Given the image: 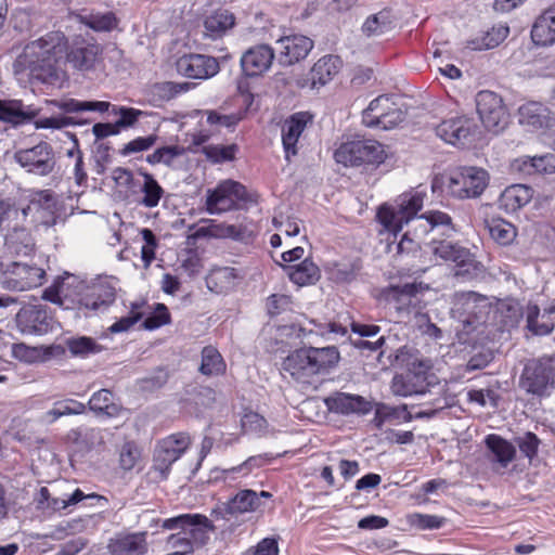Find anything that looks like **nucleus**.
Listing matches in <instances>:
<instances>
[{
	"label": "nucleus",
	"mask_w": 555,
	"mask_h": 555,
	"mask_svg": "<svg viewBox=\"0 0 555 555\" xmlns=\"http://www.w3.org/2000/svg\"><path fill=\"white\" fill-rule=\"evenodd\" d=\"M68 40L62 31H50L44 36L27 43L23 52L14 61V72L29 70L33 78L55 85L64 78L62 61L66 60L79 70H89L94 67L101 53L99 44H86L73 48L69 52Z\"/></svg>",
	"instance_id": "f257e3e1"
},
{
	"label": "nucleus",
	"mask_w": 555,
	"mask_h": 555,
	"mask_svg": "<svg viewBox=\"0 0 555 555\" xmlns=\"http://www.w3.org/2000/svg\"><path fill=\"white\" fill-rule=\"evenodd\" d=\"M425 194L414 192L402 194L396 201L395 205H383L379 207L377 218L379 222L395 234L399 232L403 224L415 222L423 229V233L440 230L442 235L449 236L455 232L452 218L440 210H429L421 216L417 212L422 209Z\"/></svg>",
	"instance_id": "f03ea898"
},
{
	"label": "nucleus",
	"mask_w": 555,
	"mask_h": 555,
	"mask_svg": "<svg viewBox=\"0 0 555 555\" xmlns=\"http://www.w3.org/2000/svg\"><path fill=\"white\" fill-rule=\"evenodd\" d=\"M340 359L336 347H304L292 351L282 362V371L304 389H317L319 377L327 374Z\"/></svg>",
	"instance_id": "7ed1b4c3"
},
{
	"label": "nucleus",
	"mask_w": 555,
	"mask_h": 555,
	"mask_svg": "<svg viewBox=\"0 0 555 555\" xmlns=\"http://www.w3.org/2000/svg\"><path fill=\"white\" fill-rule=\"evenodd\" d=\"M327 409L336 414H369L373 410L374 416H413L406 411V404L389 405L386 403H376L360 395L347 392H334L324 400Z\"/></svg>",
	"instance_id": "20e7f679"
},
{
	"label": "nucleus",
	"mask_w": 555,
	"mask_h": 555,
	"mask_svg": "<svg viewBox=\"0 0 555 555\" xmlns=\"http://www.w3.org/2000/svg\"><path fill=\"white\" fill-rule=\"evenodd\" d=\"M489 172L480 167H462L451 173L446 184L448 194L456 199L479 197L489 185Z\"/></svg>",
	"instance_id": "39448f33"
},
{
	"label": "nucleus",
	"mask_w": 555,
	"mask_h": 555,
	"mask_svg": "<svg viewBox=\"0 0 555 555\" xmlns=\"http://www.w3.org/2000/svg\"><path fill=\"white\" fill-rule=\"evenodd\" d=\"M424 291L422 283H405L387 287L383 296L402 321L410 322L412 318L422 315L424 307L421 295Z\"/></svg>",
	"instance_id": "423d86ee"
},
{
	"label": "nucleus",
	"mask_w": 555,
	"mask_h": 555,
	"mask_svg": "<svg viewBox=\"0 0 555 555\" xmlns=\"http://www.w3.org/2000/svg\"><path fill=\"white\" fill-rule=\"evenodd\" d=\"M335 160L344 166L379 165L387 157L386 151L375 140H359L343 143L334 154Z\"/></svg>",
	"instance_id": "0eeeda50"
},
{
	"label": "nucleus",
	"mask_w": 555,
	"mask_h": 555,
	"mask_svg": "<svg viewBox=\"0 0 555 555\" xmlns=\"http://www.w3.org/2000/svg\"><path fill=\"white\" fill-rule=\"evenodd\" d=\"M162 527L167 530L179 529L180 534L194 547L204 545L209 539V531L214 530L211 521L202 514H181L166 518Z\"/></svg>",
	"instance_id": "6e6552de"
},
{
	"label": "nucleus",
	"mask_w": 555,
	"mask_h": 555,
	"mask_svg": "<svg viewBox=\"0 0 555 555\" xmlns=\"http://www.w3.org/2000/svg\"><path fill=\"white\" fill-rule=\"evenodd\" d=\"M476 106L479 118L487 130L500 133L507 127L509 115L502 98L496 93L489 90L478 92Z\"/></svg>",
	"instance_id": "1a4fd4ad"
},
{
	"label": "nucleus",
	"mask_w": 555,
	"mask_h": 555,
	"mask_svg": "<svg viewBox=\"0 0 555 555\" xmlns=\"http://www.w3.org/2000/svg\"><path fill=\"white\" fill-rule=\"evenodd\" d=\"M248 193L240 182L224 180L214 190L207 191L206 210L210 215H219L236 208L237 202H247Z\"/></svg>",
	"instance_id": "9d476101"
},
{
	"label": "nucleus",
	"mask_w": 555,
	"mask_h": 555,
	"mask_svg": "<svg viewBox=\"0 0 555 555\" xmlns=\"http://www.w3.org/2000/svg\"><path fill=\"white\" fill-rule=\"evenodd\" d=\"M436 260L452 261L456 264V276L472 278L480 270L479 263L473 258L468 249L450 241H436L429 244Z\"/></svg>",
	"instance_id": "9b49d317"
},
{
	"label": "nucleus",
	"mask_w": 555,
	"mask_h": 555,
	"mask_svg": "<svg viewBox=\"0 0 555 555\" xmlns=\"http://www.w3.org/2000/svg\"><path fill=\"white\" fill-rule=\"evenodd\" d=\"M490 308L489 299L475 292H459L453 296L452 313L467 325L485 322Z\"/></svg>",
	"instance_id": "f8f14e48"
},
{
	"label": "nucleus",
	"mask_w": 555,
	"mask_h": 555,
	"mask_svg": "<svg viewBox=\"0 0 555 555\" xmlns=\"http://www.w3.org/2000/svg\"><path fill=\"white\" fill-rule=\"evenodd\" d=\"M476 121L467 116H456L442 120L436 127V134L446 143L465 147L470 145L477 135Z\"/></svg>",
	"instance_id": "ddd939ff"
},
{
	"label": "nucleus",
	"mask_w": 555,
	"mask_h": 555,
	"mask_svg": "<svg viewBox=\"0 0 555 555\" xmlns=\"http://www.w3.org/2000/svg\"><path fill=\"white\" fill-rule=\"evenodd\" d=\"M555 383V359L529 362L521 375L522 387L531 393L542 395Z\"/></svg>",
	"instance_id": "4468645a"
},
{
	"label": "nucleus",
	"mask_w": 555,
	"mask_h": 555,
	"mask_svg": "<svg viewBox=\"0 0 555 555\" xmlns=\"http://www.w3.org/2000/svg\"><path fill=\"white\" fill-rule=\"evenodd\" d=\"M14 159L28 172L39 176L49 175L55 166L53 149L47 142L17 151L14 154Z\"/></svg>",
	"instance_id": "2eb2a0df"
},
{
	"label": "nucleus",
	"mask_w": 555,
	"mask_h": 555,
	"mask_svg": "<svg viewBox=\"0 0 555 555\" xmlns=\"http://www.w3.org/2000/svg\"><path fill=\"white\" fill-rule=\"evenodd\" d=\"M44 275L46 272L41 268L14 261L4 271L2 284L9 291L23 292L40 286Z\"/></svg>",
	"instance_id": "dca6fc26"
},
{
	"label": "nucleus",
	"mask_w": 555,
	"mask_h": 555,
	"mask_svg": "<svg viewBox=\"0 0 555 555\" xmlns=\"http://www.w3.org/2000/svg\"><path fill=\"white\" fill-rule=\"evenodd\" d=\"M16 325L23 334L42 335L52 328V317L44 304L26 305L15 318Z\"/></svg>",
	"instance_id": "f3484780"
},
{
	"label": "nucleus",
	"mask_w": 555,
	"mask_h": 555,
	"mask_svg": "<svg viewBox=\"0 0 555 555\" xmlns=\"http://www.w3.org/2000/svg\"><path fill=\"white\" fill-rule=\"evenodd\" d=\"M177 72L191 79H208L220 70L216 57L205 54L190 53L177 60Z\"/></svg>",
	"instance_id": "a211bd4d"
},
{
	"label": "nucleus",
	"mask_w": 555,
	"mask_h": 555,
	"mask_svg": "<svg viewBox=\"0 0 555 555\" xmlns=\"http://www.w3.org/2000/svg\"><path fill=\"white\" fill-rule=\"evenodd\" d=\"M278 62L292 66L306 59L313 48V41L304 35H289L276 40Z\"/></svg>",
	"instance_id": "6ab92c4d"
},
{
	"label": "nucleus",
	"mask_w": 555,
	"mask_h": 555,
	"mask_svg": "<svg viewBox=\"0 0 555 555\" xmlns=\"http://www.w3.org/2000/svg\"><path fill=\"white\" fill-rule=\"evenodd\" d=\"M275 57V49L260 43L246 50L241 56V68L246 77H259L267 73Z\"/></svg>",
	"instance_id": "aec40b11"
},
{
	"label": "nucleus",
	"mask_w": 555,
	"mask_h": 555,
	"mask_svg": "<svg viewBox=\"0 0 555 555\" xmlns=\"http://www.w3.org/2000/svg\"><path fill=\"white\" fill-rule=\"evenodd\" d=\"M116 298V291L107 283L92 285L78 300V309L88 315L89 312H102L106 310Z\"/></svg>",
	"instance_id": "412c9836"
},
{
	"label": "nucleus",
	"mask_w": 555,
	"mask_h": 555,
	"mask_svg": "<svg viewBox=\"0 0 555 555\" xmlns=\"http://www.w3.org/2000/svg\"><path fill=\"white\" fill-rule=\"evenodd\" d=\"M69 16L96 33H109L118 27L119 20L112 11L101 12L83 8Z\"/></svg>",
	"instance_id": "4be33fe9"
},
{
	"label": "nucleus",
	"mask_w": 555,
	"mask_h": 555,
	"mask_svg": "<svg viewBox=\"0 0 555 555\" xmlns=\"http://www.w3.org/2000/svg\"><path fill=\"white\" fill-rule=\"evenodd\" d=\"M309 116L306 113H296L289 116L282 125V143L286 160L298 153V141L302 134Z\"/></svg>",
	"instance_id": "5701e85b"
},
{
	"label": "nucleus",
	"mask_w": 555,
	"mask_h": 555,
	"mask_svg": "<svg viewBox=\"0 0 555 555\" xmlns=\"http://www.w3.org/2000/svg\"><path fill=\"white\" fill-rule=\"evenodd\" d=\"M291 453L289 451H284L283 453H279L273 455L272 453H262L249 456L242 464L237 466H233L227 469H220L218 467L214 468L210 473V479H228L234 478L235 475L241 474L243 476L248 475L253 469L263 467L267 464H270L273 460L278 457L285 456Z\"/></svg>",
	"instance_id": "b1692460"
},
{
	"label": "nucleus",
	"mask_w": 555,
	"mask_h": 555,
	"mask_svg": "<svg viewBox=\"0 0 555 555\" xmlns=\"http://www.w3.org/2000/svg\"><path fill=\"white\" fill-rule=\"evenodd\" d=\"M197 235L214 238H231L237 242L247 243L253 238L254 232L243 224H227L224 222L209 220L206 227H202L197 230Z\"/></svg>",
	"instance_id": "393cba45"
},
{
	"label": "nucleus",
	"mask_w": 555,
	"mask_h": 555,
	"mask_svg": "<svg viewBox=\"0 0 555 555\" xmlns=\"http://www.w3.org/2000/svg\"><path fill=\"white\" fill-rule=\"evenodd\" d=\"M38 114V108L25 105L21 100H0V120L23 125L31 121Z\"/></svg>",
	"instance_id": "a878e982"
},
{
	"label": "nucleus",
	"mask_w": 555,
	"mask_h": 555,
	"mask_svg": "<svg viewBox=\"0 0 555 555\" xmlns=\"http://www.w3.org/2000/svg\"><path fill=\"white\" fill-rule=\"evenodd\" d=\"M281 418H241L244 434L258 438H271L281 433H291L281 424Z\"/></svg>",
	"instance_id": "bb28decb"
},
{
	"label": "nucleus",
	"mask_w": 555,
	"mask_h": 555,
	"mask_svg": "<svg viewBox=\"0 0 555 555\" xmlns=\"http://www.w3.org/2000/svg\"><path fill=\"white\" fill-rule=\"evenodd\" d=\"M235 25V16L228 10H217L203 21V35L207 39L222 38Z\"/></svg>",
	"instance_id": "cd10ccee"
},
{
	"label": "nucleus",
	"mask_w": 555,
	"mask_h": 555,
	"mask_svg": "<svg viewBox=\"0 0 555 555\" xmlns=\"http://www.w3.org/2000/svg\"><path fill=\"white\" fill-rule=\"evenodd\" d=\"M108 550L112 555H144L147 552L145 533H128L111 540Z\"/></svg>",
	"instance_id": "c85d7f7f"
},
{
	"label": "nucleus",
	"mask_w": 555,
	"mask_h": 555,
	"mask_svg": "<svg viewBox=\"0 0 555 555\" xmlns=\"http://www.w3.org/2000/svg\"><path fill=\"white\" fill-rule=\"evenodd\" d=\"M67 441L72 444L74 452L80 454L98 449L104 443L101 431L94 428L73 429L67 434Z\"/></svg>",
	"instance_id": "c756f323"
},
{
	"label": "nucleus",
	"mask_w": 555,
	"mask_h": 555,
	"mask_svg": "<svg viewBox=\"0 0 555 555\" xmlns=\"http://www.w3.org/2000/svg\"><path fill=\"white\" fill-rule=\"evenodd\" d=\"M533 196V190L525 184L507 186L499 198V207L506 212H515L527 205Z\"/></svg>",
	"instance_id": "7c9ffc66"
},
{
	"label": "nucleus",
	"mask_w": 555,
	"mask_h": 555,
	"mask_svg": "<svg viewBox=\"0 0 555 555\" xmlns=\"http://www.w3.org/2000/svg\"><path fill=\"white\" fill-rule=\"evenodd\" d=\"M397 18L391 9L385 8L370 15L362 25V33L366 37H377L395 29Z\"/></svg>",
	"instance_id": "2f4dec72"
},
{
	"label": "nucleus",
	"mask_w": 555,
	"mask_h": 555,
	"mask_svg": "<svg viewBox=\"0 0 555 555\" xmlns=\"http://www.w3.org/2000/svg\"><path fill=\"white\" fill-rule=\"evenodd\" d=\"M343 62L337 55H325L321 57L311 68L310 79L312 87L325 86L340 70Z\"/></svg>",
	"instance_id": "473e14b6"
},
{
	"label": "nucleus",
	"mask_w": 555,
	"mask_h": 555,
	"mask_svg": "<svg viewBox=\"0 0 555 555\" xmlns=\"http://www.w3.org/2000/svg\"><path fill=\"white\" fill-rule=\"evenodd\" d=\"M519 122L525 126L540 129L548 127L551 122L550 111L539 102H528L518 109Z\"/></svg>",
	"instance_id": "72a5a7b5"
},
{
	"label": "nucleus",
	"mask_w": 555,
	"mask_h": 555,
	"mask_svg": "<svg viewBox=\"0 0 555 555\" xmlns=\"http://www.w3.org/2000/svg\"><path fill=\"white\" fill-rule=\"evenodd\" d=\"M532 41L538 46L555 43V8L543 12L531 29Z\"/></svg>",
	"instance_id": "f704fd0d"
},
{
	"label": "nucleus",
	"mask_w": 555,
	"mask_h": 555,
	"mask_svg": "<svg viewBox=\"0 0 555 555\" xmlns=\"http://www.w3.org/2000/svg\"><path fill=\"white\" fill-rule=\"evenodd\" d=\"M485 442L493 454V461L498 463L501 468H506L514 461L516 448L512 442L494 434L488 435Z\"/></svg>",
	"instance_id": "c9c22d12"
},
{
	"label": "nucleus",
	"mask_w": 555,
	"mask_h": 555,
	"mask_svg": "<svg viewBox=\"0 0 555 555\" xmlns=\"http://www.w3.org/2000/svg\"><path fill=\"white\" fill-rule=\"evenodd\" d=\"M260 504L258 492L244 489L224 504V511L229 515L251 513L257 511Z\"/></svg>",
	"instance_id": "e433bc0d"
},
{
	"label": "nucleus",
	"mask_w": 555,
	"mask_h": 555,
	"mask_svg": "<svg viewBox=\"0 0 555 555\" xmlns=\"http://www.w3.org/2000/svg\"><path fill=\"white\" fill-rule=\"evenodd\" d=\"M193 87L190 82L162 81L152 85L149 89L150 101L157 105L188 92Z\"/></svg>",
	"instance_id": "4c0bfd02"
},
{
	"label": "nucleus",
	"mask_w": 555,
	"mask_h": 555,
	"mask_svg": "<svg viewBox=\"0 0 555 555\" xmlns=\"http://www.w3.org/2000/svg\"><path fill=\"white\" fill-rule=\"evenodd\" d=\"M237 279L238 274L234 268L221 267L211 270L206 282L210 291L221 294L233 289Z\"/></svg>",
	"instance_id": "58836bf2"
},
{
	"label": "nucleus",
	"mask_w": 555,
	"mask_h": 555,
	"mask_svg": "<svg viewBox=\"0 0 555 555\" xmlns=\"http://www.w3.org/2000/svg\"><path fill=\"white\" fill-rule=\"evenodd\" d=\"M292 282L299 286L314 284L320 279V269L309 259L284 268Z\"/></svg>",
	"instance_id": "ea45409f"
},
{
	"label": "nucleus",
	"mask_w": 555,
	"mask_h": 555,
	"mask_svg": "<svg viewBox=\"0 0 555 555\" xmlns=\"http://www.w3.org/2000/svg\"><path fill=\"white\" fill-rule=\"evenodd\" d=\"M5 246L11 254L27 256L34 250V240L24 228H15L5 235Z\"/></svg>",
	"instance_id": "a19ab883"
},
{
	"label": "nucleus",
	"mask_w": 555,
	"mask_h": 555,
	"mask_svg": "<svg viewBox=\"0 0 555 555\" xmlns=\"http://www.w3.org/2000/svg\"><path fill=\"white\" fill-rule=\"evenodd\" d=\"M51 104L65 113L107 112L111 103L104 101H78L76 99L52 100Z\"/></svg>",
	"instance_id": "79ce46f5"
},
{
	"label": "nucleus",
	"mask_w": 555,
	"mask_h": 555,
	"mask_svg": "<svg viewBox=\"0 0 555 555\" xmlns=\"http://www.w3.org/2000/svg\"><path fill=\"white\" fill-rule=\"evenodd\" d=\"M180 457L181 455L177 451L158 441L153 456V469L158 473L160 480L168 478L172 464Z\"/></svg>",
	"instance_id": "37998d69"
},
{
	"label": "nucleus",
	"mask_w": 555,
	"mask_h": 555,
	"mask_svg": "<svg viewBox=\"0 0 555 555\" xmlns=\"http://www.w3.org/2000/svg\"><path fill=\"white\" fill-rule=\"evenodd\" d=\"M140 175L143 177V183L140 188L143 196L139 204L145 208H154L159 204L165 191L151 173L141 171Z\"/></svg>",
	"instance_id": "c03bdc74"
},
{
	"label": "nucleus",
	"mask_w": 555,
	"mask_h": 555,
	"mask_svg": "<svg viewBox=\"0 0 555 555\" xmlns=\"http://www.w3.org/2000/svg\"><path fill=\"white\" fill-rule=\"evenodd\" d=\"M429 383L410 377V374L396 375L391 382V390L397 396L408 397L427 392Z\"/></svg>",
	"instance_id": "a18cd8bd"
},
{
	"label": "nucleus",
	"mask_w": 555,
	"mask_h": 555,
	"mask_svg": "<svg viewBox=\"0 0 555 555\" xmlns=\"http://www.w3.org/2000/svg\"><path fill=\"white\" fill-rule=\"evenodd\" d=\"M495 312L501 325L505 328L515 327L524 315L522 307L514 299L500 300Z\"/></svg>",
	"instance_id": "49530a36"
},
{
	"label": "nucleus",
	"mask_w": 555,
	"mask_h": 555,
	"mask_svg": "<svg viewBox=\"0 0 555 555\" xmlns=\"http://www.w3.org/2000/svg\"><path fill=\"white\" fill-rule=\"evenodd\" d=\"M227 365L220 352L212 346H206L202 350V363L199 372L206 376L224 374Z\"/></svg>",
	"instance_id": "de8ad7c7"
},
{
	"label": "nucleus",
	"mask_w": 555,
	"mask_h": 555,
	"mask_svg": "<svg viewBox=\"0 0 555 555\" xmlns=\"http://www.w3.org/2000/svg\"><path fill=\"white\" fill-rule=\"evenodd\" d=\"M89 409L103 416H115L121 411L119 404L114 402L113 393L107 389H101L91 397Z\"/></svg>",
	"instance_id": "09e8293b"
},
{
	"label": "nucleus",
	"mask_w": 555,
	"mask_h": 555,
	"mask_svg": "<svg viewBox=\"0 0 555 555\" xmlns=\"http://www.w3.org/2000/svg\"><path fill=\"white\" fill-rule=\"evenodd\" d=\"M395 104L388 96L380 95L369 104L363 111L362 121L366 127L375 128L383 116L389 111Z\"/></svg>",
	"instance_id": "8fccbe9b"
},
{
	"label": "nucleus",
	"mask_w": 555,
	"mask_h": 555,
	"mask_svg": "<svg viewBox=\"0 0 555 555\" xmlns=\"http://www.w3.org/2000/svg\"><path fill=\"white\" fill-rule=\"evenodd\" d=\"M118 467L127 473L131 472L141 461L142 449L133 440H126L118 449Z\"/></svg>",
	"instance_id": "3c124183"
},
{
	"label": "nucleus",
	"mask_w": 555,
	"mask_h": 555,
	"mask_svg": "<svg viewBox=\"0 0 555 555\" xmlns=\"http://www.w3.org/2000/svg\"><path fill=\"white\" fill-rule=\"evenodd\" d=\"M487 228L490 236L501 245L511 244L517 235L514 224L501 218L491 219Z\"/></svg>",
	"instance_id": "603ef678"
},
{
	"label": "nucleus",
	"mask_w": 555,
	"mask_h": 555,
	"mask_svg": "<svg viewBox=\"0 0 555 555\" xmlns=\"http://www.w3.org/2000/svg\"><path fill=\"white\" fill-rule=\"evenodd\" d=\"M539 317V307L537 305L528 306L526 311L527 328L534 335L550 334L554 328V323L544 319L540 322Z\"/></svg>",
	"instance_id": "864d4df0"
},
{
	"label": "nucleus",
	"mask_w": 555,
	"mask_h": 555,
	"mask_svg": "<svg viewBox=\"0 0 555 555\" xmlns=\"http://www.w3.org/2000/svg\"><path fill=\"white\" fill-rule=\"evenodd\" d=\"M11 354L14 359L25 363H35L46 359V352L41 348L30 347L24 343L12 344Z\"/></svg>",
	"instance_id": "5fc2aeb1"
},
{
	"label": "nucleus",
	"mask_w": 555,
	"mask_h": 555,
	"mask_svg": "<svg viewBox=\"0 0 555 555\" xmlns=\"http://www.w3.org/2000/svg\"><path fill=\"white\" fill-rule=\"evenodd\" d=\"M408 521L420 530H437L444 526L446 518L437 515L413 513L408 516Z\"/></svg>",
	"instance_id": "6e6d98bb"
},
{
	"label": "nucleus",
	"mask_w": 555,
	"mask_h": 555,
	"mask_svg": "<svg viewBox=\"0 0 555 555\" xmlns=\"http://www.w3.org/2000/svg\"><path fill=\"white\" fill-rule=\"evenodd\" d=\"M86 405L73 399H65L54 403L53 408L47 413L48 416H69L83 414Z\"/></svg>",
	"instance_id": "4d7b16f0"
},
{
	"label": "nucleus",
	"mask_w": 555,
	"mask_h": 555,
	"mask_svg": "<svg viewBox=\"0 0 555 555\" xmlns=\"http://www.w3.org/2000/svg\"><path fill=\"white\" fill-rule=\"evenodd\" d=\"M410 377H414L417 380H423L424 383H433L430 378L434 376L430 374L433 370V362L427 358L421 357V354L416 358V361H413L410 366L406 369Z\"/></svg>",
	"instance_id": "13d9d810"
},
{
	"label": "nucleus",
	"mask_w": 555,
	"mask_h": 555,
	"mask_svg": "<svg viewBox=\"0 0 555 555\" xmlns=\"http://www.w3.org/2000/svg\"><path fill=\"white\" fill-rule=\"evenodd\" d=\"M515 442L524 456L530 462L537 456L540 439L533 433H526L515 439Z\"/></svg>",
	"instance_id": "bf43d9fd"
},
{
	"label": "nucleus",
	"mask_w": 555,
	"mask_h": 555,
	"mask_svg": "<svg viewBox=\"0 0 555 555\" xmlns=\"http://www.w3.org/2000/svg\"><path fill=\"white\" fill-rule=\"evenodd\" d=\"M67 347L74 356H86L88 353H95L101 350V347L90 337H78L67 340Z\"/></svg>",
	"instance_id": "052dcab7"
},
{
	"label": "nucleus",
	"mask_w": 555,
	"mask_h": 555,
	"mask_svg": "<svg viewBox=\"0 0 555 555\" xmlns=\"http://www.w3.org/2000/svg\"><path fill=\"white\" fill-rule=\"evenodd\" d=\"M158 140L157 134H150L147 137H139L128 142L120 151L121 155L128 156L134 153H140L150 150Z\"/></svg>",
	"instance_id": "680f3d73"
},
{
	"label": "nucleus",
	"mask_w": 555,
	"mask_h": 555,
	"mask_svg": "<svg viewBox=\"0 0 555 555\" xmlns=\"http://www.w3.org/2000/svg\"><path fill=\"white\" fill-rule=\"evenodd\" d=\"M166 545L172 550L171 554L173 555H190L195 548L179 531L167 538Z\"/></svg>",
	"instance_id": "e2e57ef3"
},
{
	"label": "nucleus",
	"mask_w": 555,
	"mask_h": 555,
	"mask_svg": "<svg viewBox=\"0 0 555 555\" xmlns=\"http://www.w3.org/2000/svg\"><path fill=\"white\" fill-rule=\"evenodd\" d=\"M405 119V113L398 104H393L389 111L383 116L375 128L390 130L399 126Z\"/></svg>",
	"instance_id": "0e129e2a"
},
{
	"label": "nucleus",
	"mask_w": 555,
	"mask_h": 555,
	"mask_svg": "<svg viewBox=\"0 0 555 555\" xmlns=\"http://www.w3.org/2000/svg\"><path fill=\"white\" fill-rule=\"evenodd\" d=\"M509 34V28L506 25H498L493 26L490 30L482 33L481 37L486 44L483 47H487V49H493L498 47L501 42H503Z\"/></svg>",
	"instance_id": "69168bd1"
},
{
	"label": "nucleus",
	"mask_w": 555,
	"mask_h": 555,
	"mask_svg": "<svg viewBox=\"0 0 555 555\" xmlns=\"http://www.w3.org/2000/svg\"><path fill=\"white\" fill-rule=\"evenodd\" d=\"M160 442H163L165 447L173 449L177 453L182 455L191 444V438L185 433H177L163 438Z\"/></svg>",
	"instance_id": "338daca9"
},
{
	"label": "nucleus",
	"mask_w": 555,
	"mask_h": 555,
	"mask_svg": "<svg viewBox=\"0 0 555 555\" xmlns=\"http://www.w3.org/2000/svg\"><path fill=\"white\" fill-rule=\"evenodd\" d=\"M170 315L168 309L163 304H157L155 313L147 317L143 322V327L146 330H154L169 323Z\"/></svg>",
	"instance_id": "774afa93"
}]
</instances>
